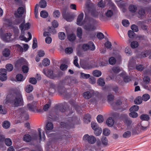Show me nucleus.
I'll list each match as a JSON object with an SVG mask.
<instances>
[{"label": "nucleus", "instance_id": "4468645a", "mask_svg": "<svg viewBox=\"0 0 151 151\" xmlns=\"http://www.w3.org/2000/svg\"><path fill=\"white\" fill-rule=\"evenodd\" d=\"M58 119V117L57 116L54 115L52 113H50L47 117V119L50 121L57 120Z\"/></svg>", "mask_w": 151, "mask_h": 151}, {"label": "nucleus", "instance_id": "a878e982", "mask_svg": "<svg viewBox=\"0 0 151 151\" xmlns=\"http://www.w3.org/2000/svg\"><path fill=\"white\" fill-rule=\"evenodd\" d=\"M50 60L47 58H44L42 61V64L45 66H47L50 64Z\"/></svg>", "mask_w": 151, "mask_h": 151}, {"label": "nucleus", "instance_id": "bb28decb", "mask_svg": "<svg viewBox=\"0 0 151 151\" xmlns=\"http://www.w3.org/2000/svg\"><path fill=\"white\" fill-rule=\"evenodd\" d=\"M68 39L70 41H73L76 39V35L73 34H69L68 36Z\"/></svg>", "mask_w": 151, "mask_h": 151}, {"label": "nucleus", "instance_id": "0eeeda50", "mask_svg": "<svg viewBox=\"0 0 151 151\" xmlns=\"http://www.w3.org/2000/svg\"><path fill=\"white\" fill-rule=\"evenodd\" d=\"M37 135L36 134H33L31 136L29 134H25L23 137V140L27 142H29L31 141L35 140L37 139Z\"/></svg>", "mask_w": 151, "mask_h": 151}, {"label": "nucleus", "instance_id": "cd10ccee", "mask_svg": "<svg viewBox=\"0 0 151 151\" xmlns=\"http://www.w3.org/2000/svg\"><path fill=\"white\" fill-rule=\"evenodd\" d=\"M89 49L91 50H94L95 49V46L92 42L89 41L88 43Z\"/></svg>", "mask_w": 151, "mask_h": 151}, {"label": "nucleus", "instance_id": "2f4dec72", "mask_svg": "<svg viewBox=\"0 0 151 151\" xmlns=\"http://www.w3.org/2000/svg\"><path fill=\"white\" fill-rule=\"evenodd\" d=\"M92 74L93 76L96 77H99L101 76L102 73L100 71L95 70L93 72Z\"/></svg>", "mask_w": 151, "mask_h": 151}, {"label": "nucleus", "instance_id": "58836bf2", "mask_svg": "<svg viewBox=\"0 0 151 151\" xmlns=\"http://www.w3.org/2000/svg\"><path fill=\"white\" fill-rule=\"evenodd\" d=\"M112 70L114 73L116 74L119 73L121 71L119 67H114L112 68Z\"/></svg>", "mask_w": 151, "mask_h": 151}, {"label": "nucleus", "instance_id": "de8ad7c7", "mask_svg": "<svg viewBox=\"0 0 151 151\" xmlns=\"http://www.w3.org/2000/svg\"><path fill=\"white\" fill-rule=\"evenodd\" d=\"M150 98V95L147 93L143 94L142 97V100L145 101H147Z\"/></svg>", "mask_w": 151, "mask_h": 151}, {"label": "nucleus", "instance_id": "5701e85b", "mask_svg": "<svg viewBox=\"0 0 151 151\" xmlns=\"http://www.w3.org/2000/svg\"><path fill=\"white\" fill-rule=\"evenodd\" d=\"M109 4L111 8V9L113 10L112 11L113 12H114V13H116L118 12V11L116 6L112 2H110V3Z\"/></svg>", "mask_w": 151, "mask_h": 151}, {"label": "nucleus", "instance_id": "b1692460", "mask_svg": "<svg viewBox=\"0 0 151 151\" xmlns=\"http://www.w3.org/2000/svg\"><path fill=\"white\" fill-rule=\"evenodd\" d=\"M83 32L81 28L78 27L77 29V36L80 39L82 38Z\"/></svg>", "mask_w": 151, "mask_h": 151}, {"label": "nucleus", "instance_id": "3c124183", "mask_svg": "<svg viewBox=\"0 0 151 151\" xmlns=\"http://www.w3.org/2000/svg\"><path fill=\"white\" fill-rule=\"evenodd\" d=\"M125 124L128 126H129L132 123V121L129 119L126 118L124 120Z\"/></svg>", "mask_w": 151, "mask_h": 151}, {"label": "nucleus", "instance_id": "2eb2a0df", "mask_svg": "<svg viewBox=\"0 0 151 151\" xmlns=\"http://www.w3.org/2000/svg\"><path fill=\"white\" fill-rule=\"evenodd\" d=\"M149 53V50H145L140 53L139 54V56L140 58H145L147 57Z\"/></svg>", "mask_w": 151, "mask_h": 151}, {"label": "nucleus", "instance_id": "7c9ffc66", "mask_svg": "<svg viewBox=\"0 0 151 151\" xmlns=\"http://www.w3.org/2000/svg\"><path fill=\"white\" fill-rule=\"evenodd\" d=\"M57 90L61 94H63L65 93V88L64 87L60 86H58L57 88Z\"/></svg>", "mask_w": 151, "mask_h": 151}, {"label": "nucleus", "instance_id": "7ed1b4c3", "mask_svg": "<svg viewBox=\"0 0 151 151\" xmlns=\"http://www.w3.org/2000/svg\"><path fill=\"white\" fill-rule=\"evenodd\" d=\"M86 7L88 12L91 14L92 16L96 18L98 17L99 13L96 11L94 4L87 3L86 4Z\"/></svg>", "mask_w": 151, "mask_h": 151}, {"label": "nucleus", "instance_id": "6e6d98bb", "mask_svg": "<svg viewBox=\"0 0 151 151\" xmlns=\"http://www.w3.org/2000/svg\"><path fill=\"white\" fill-rule=\"evenodd\" d=\"M98 122L99 123L102 122L104 121L103 117L101 115H98L96 118Z\"/></svg>", "mask_w": 151, "mask_h": 151}, {"label": "nucleus", "instance_id": "864d4df0", "mask_svg": "<svg viewBox=\"0 0 151 151\" xmlns=\"http://www.w3.org/2000/svg\"><path fill=\"white\" fill-rule=\"evenodd\" d=\"M116 62V59L114 57H111L109 59V62L111 65L114 64Z\"/></svg>", "mask_w": 151, "mask_h": 151}, {"label": "nucleus", "instance_id": "338daca9", "mask_svg": "<svg viewBox=\"0 0 151 151\" xmlns=\"http://www.w3.org/2000/svg\"><path fill=\"white\" fill-rule=\"evenodd\" d=\"M102 132V129L101 128H99L95 130L94 133L97 136L99 135Z\"/></svg>", "mask_w": 151, "mask_h": 151}, {"label": "nucleus", "instance_id": "72a5a7b5", "mask_svg": "<svg viewBox=\"0 0 151 151\" xmlns=\"http://www.w3.org/2000/svg\"><path fill=\"white\" fill-rule=\"evenodd\" d=\"M142 99L141 97H137L134 100V103L136 104H141L142 102Z\"/></svg>", "mask_w": 151, "mask_h": 151}, {"label": "nucleus", "instance_id": "5fc2aeb1", "mask_svg": "<svg viewBox=\"0 0 151 151\" xmlns=\"http://www.w3.org/2000/svg\"><path fill=\"white\" fill-rule=\"evenodd\" d=\"M23 76L21 74H17L16 76V79L18 81H21L23 80Z\"/></svg>", "mask_w": 151, "mask_h": 151}, {"label": "nucleus", "instance_id": "6ab92c4d", "mask_svg": "<svg viewBox=\"0 0 151 151\" xmlns=\"http://www.w3.org/2000/svg\"><path fill=\"white\" fill-rule=\"evenodd\" d=\"M140 119L142 121H148L150 119L149 116L147 114H143L140 116Z\"/></svg>", "mask_w": 151, "mask_h": 151}, {"label": "nucleus", "instance_id": "8fccbe9b", "mask_svg": "<svg viewBox=\"0 0 151 151\" xmlns=\"http://www.w3.org/2000/svg\"><path fill=\"white\" fill-rule=\"evenodd\" d=\"M37 47V40L35 37H34L33 40V44L32 48L34 49L36 48Z\"/></svg>", "mask_w": 151, "mask_h": 151}, {"label": "nucleus", "instance_id": "f03ea898", "mask_svg": "<svg viewBox=\"0 0 151 151\" xmlns=\"http://www.w3.org/2000/svg\"><path fill=\"white\" fill-rule=\"evenodd\" d=\"M96 23V21L93 18L86 17L84 20L83 28L87 31H93L96 28L94 24Z\"/></svg>", "mask_w": 151, "mask_h": 151}, {"label": "nucleus", "instance_id": "69168bd1", "mask_svg": "<svg viewBox=\"0 0 151 151\" xmlns=\"http://www.w3.org/2000/svg\"><path fill=\"white\" fill-rule=\"evenodd\" d=\"M17 12L19 15H22L24 12V8L22 6L19 7L17 9Z\"/></svg>", "mask_w": 151, "mask_h": 151}, {"label": "nucleus", "instance_id": "79ce46f5", "mask_svg": "<svg viewBox=\"0 0 151 151\" xmlns=\"http://www.w3.org/2000/svg\"><path fill=\"white\" fill-rule=\"evenodd\" d=\"M83 97L87 99L90 98L91 97V95L90 92L89 91H87L83 93Z\"/></svg>", "mask_w": 151, "mask_h": 151}, {"label": "nucleus", "instance_id": "49530a36", "mask_svg": "<svg viewBox=\"0 0 151 151\" xmlns=\"http://www.w3.org/2000/svg\"><path fill=\"white\" fill-rule=\"evenodd\" d=\"M136 69L139 71H142L144 69V67L141 64H138L136 65Z\"/></svg>", "mask_w": 151, "mask_h": 151}, {"label": "nucleus", "instance_id": "c03bdc74", "mask_svg": "<svg viewBox=\"0 0 151 151\" xmlns=\"http://www.w3.org/2000/svg\"><path fill=\"white\" fill-rule=\"evenodd\" d=\"M135 33L132 30H129L128 32V36L130 38H133L135 36Z\"/></svg>", "mask_w": 151, "mask_h": 151}, {"label": "nucleus", "instance_id": "412c9836", "mask_svg": "<svg viewBox=\"0 0 151 151\" xmlns=\"http://www.w3.org/2000/svg\"><path fill=\"white\" fill-rule=\"evenodd\" d=\"M10 50L8 48H5L2 51V54L5 57H9L10 54Z\"/></svg>", "mask_w": 151, "mask_h": 151}, {"label": "nucleus", "instance_id": "f8f14e48", "mask_svg": "<svg viewBox=\"0 0 151 151\" xmlns=\"http://www.w3.org/2000/svg\"><path fill=\"white\" fill-rule=\"evenodd\" d=\"M83 13H81L78 16L77 19V24L80 26H82L84 23V21H82L83 18Z\"/></svg>", "mask_w": 151, "mask_h": 151}, {"label": "nucleus", "instance_id": "423d86ee", "mask_svg": "<svg viewBox=\"0 0 151 151\" xmlns=\"http://www.w3.org/2000/svg\"><path fill=\"white\" fill-rule=\"evenodd\" d=\"M83 139L84 141L87 142L91 144H94L96 141L95 137L92 135L89 136L87 134L84 136Z\"/></svg>", "mask_w": 151, "mask_h": 151}, {"label": "nucleus", "instance_id": "1a4fd4ad", "mask_svg": "<svg viewBox=\"0 0 151 151\" xmlns=\"http://www.w3.org/2000/svg\"><path fill=\"white\" fill-rule=\"evenodd\" d=\"M42 72L45 75L51 79H54L57 77V74L54 73L53 71L51 70H48L46 72L45 70L44 69Z\"/></svg>", "mask_w": 151, "mask_h": 151}, {"label": "nucleus", "instance_id": "dca6fc26", "mask_svg": "<svg viewBox=\"0 0 151 151\" xmlns=\"http://www.w3.org/2000/svg\"><path fill=\"white\" fill-rule=\"evenodd\" d=\"M69 103L73 107H74L77 111H80V109H81V107L79 106L76 105L74 101L73 100H70L69 101Z\"/></svg>", "mask_w": 151, "mask_h": 151}, {"label": "nucleus", "instance_id": "4c0bfd02", "mask_svg": "<svg viewBox=\"0 0 151 151\" xmlns=\"http://www.w3.org/2000/svg\"><path fill=\"white\" fill-rule=\"evenodd\" d=\"M58 37L60 40H64L65 37V33L64 32H59L58 34Z\"/></svg>", "mask_w": 151, "mask_h": 151}, {"label": "nucleus", "instance_id": "09e8293b", "mask_svg": "<svg viewBox=\"0 0 151 151\" xmlns=\"http://www.w3.org/2000/svg\"><path fill=\"white\" fill-rule=\"evenodd\" d=\"M131 132L130 131H127L123 133L122 136L124 138H127L131 136Z\"/></svg>", "mask_w": 151, "mask_h": 151}, {"label": "nucleus", "instance_id": "473e14b6", "mask_svg": "<svg viewBox=\"0 0 151 151\" xmlns=\"http://www.w3.org/2000/svg\"><path fill=\"white\" fill-rule=\"evenodd\" d=\"M33 86L31 85H29L26 86L25 91L29 93L33 91Z\"/></svg>", "mask_w": 151, "mask_h": 151}, {"label": "nucleus", "instance_id": "393cba45", "mask_svg": "<svg viewBox=\"0 0 151 151\" xmlns=\"http://www.w3.org/2000/svg\"><path fill=\"white\" fill-rule=\"evenodd\" d=\"M40 7L42 8H45L47 5L46 1L45 0H41L39 3Z\"/></svg>", "mask_w": 151, "mask_h": 151}, {"label": "nucleus", "instance_id": "a19ab883", "mask_svg": "<svg viewBox=\"0 0 151 151\" xmlns=\"http://www.w3.org/2000/svg\"><path fill=\"white\" fill-rule=\"evenodd\" d=\"M139 46V44L137 42L134 41L131 43V46L132 48L134 49L137 47Z\"/></svg>", "mask_w": 151, "mask_h": 151}, {"label": "nucleus", "instance_id": "ea45409f", "mask_svg": "<svg viewBox=\"0 0 151 151\" xmlns=\"http://www.w3.org/2000/svg\"><path fill=\"white\" fill-rule=\"evenodd\" d=\"M101 141L103 145L105 146L107 145L108 140L106 137H102L101 139Z\"/></svg>", "mask_w": 151, "mask_h": 151}, {"label": "nucleus", "instance_id": "9b49d317", "mask_svg": "<svg viewBox=\"0 0 151 151\" xmlns=\"http://www.w3.org/2000/svg\"><path fill=\"white\" fill-rule=\"evenodd\" d=\"M53 128V125L52 123L48 122L47 123L45 127V131L46 133L48 135L49 132L52 130Z\"/></svg>", "mask_w": 151, "mask_h": 151}, {"label": "nucleus", "instance_id": "e2e57ef3", "mask_svg": "<svg viewBox=\"0 0 151 151\" xmlns=\"http://www.w3.org/2000/svg\"><path fill=\"white\" fill-rule=\"evenodd\" d=\"M22 70L23 73H26L28 71L29 68L27 66L24 65L22 67Z\"/></svg>", "mask_w": 151, "mask_h": 151}, {"label": "nucleus", "instance_id": "0e129e2a", "mask_svg": "<svg viewBox=\"0 0 151 151\" xmlns=\"http://www.w3.org/2000/svg\"><path fill=\"white\" fill-rule=\"evenodd\" d=\"M129 116L133 118H135L138 116V115L137 112L134 111L131 112L129 114Z\"/></svg>", "mask_w": 151, "mask_h": 151}, {"label": "nucleus", "instance_id": "9d476101", "mask_svg": "<svg viewBox=\"0 0 151 151\" xmlns=\"http://www.w3.org/2000/svg\"><path fill=\"white\" fill-rule=\"evenodd\" d=\"M102 145L101 141L99 140H96V143L93 147L92 150L94 149L96 151H103V149H102Z\"/></svg>", "mask_w": 151, "mask_h": 151}, {"label": "nucleus", "instance_id": "c9c22d12", "mask_svg": "<svg viewBox=\"0 0 151 151\" xmlns=\"http://www.w3.org/2000/svg\"><path fill=\"white\" fill-rule=\"evenodd\" d=\"M40 15L42 17L46 18L48 16V13L45 11H42L40 13Z\"/></svg>", "mask_w": 151, "mask_h": 151}, {"label": "nucleus", "instance_id": "6e6552de", "mask_svg": "<svg viewBox=\"0 0 151 151\" xmlns=\"http://www.w3.org/2000/svg\"><path fill=\"white\" fill-rule=\"evenodd\" d=\"M70 135H68V132L65 133H62L59 134L57 137V139L58 141L64 142L66 141L68 138H69Z\"/></svg>", "mask_w": 151, "mask_h": 151}, {"label": "nucleus", "instance_id": "603ef678", "mask_svg": "<svg viewBox=\"0 0 151 151\" xmlns=\"http://www.w3.org/2000/svg\"><path fill=\"white\" fill-rule=\"evenodd\" d=\"M5 144L8 146H10L12 145L11 140L9 138H6L5 140Z\"/></svg>", "mask_w": 151, "mask_h": 151}, {"label": "nucleus", "instance_id": "c756f323", "mask_svg": "<svg viewBox=\"0 0 151 151\" xmlns=\"http://www.w3.org/2000/svg\"><path fill=\"white\" fill-rule=\"evenodd\" d=\"M10 126V124L9 121H5L2 124V126L4 128L6 129L9 128Z\"/></svg>", "mask_w": 151, "mask_h": 151}, {"label": "nucleus", "instance_id": "13d9d810", "mask_svg": "<svg viewBox=\"0 0 151 151\" xmlns=\"http://www.w3.org/2000/svg\"><path fill=\"white\" fill-rule=\"evenodd\" d=\"M6 68L9 71H12L13 69V67L11 64H8L6 66Z\"/></svg>", "mask_w": 151, "mask_h": 151}, {"label": "nucleus", "instance_id": "f704fd0d", "mask_svg": "<svg viewBox=\"0 0 151 151\" xmlns=\"http://www.w3.org/2000/svg\"><path fill=\"white\" fill-rule=\"evenodd\" d=\"M60 12L58 10H55L53 12V16L55 18H58L60 17Z\"/></svg>", "mask_w": 151, "mask_h": 151}, {"label": "nucleus", "instance_id": "f3484780", "mask_svg": "<svg viewBox=\"0 0 151 151\" xmlns=\"http://www.w3.org/2000/svg\"><path fill=\"white\" fill-rule=\"evenodd\" d=\"M107 125L109 127L112 126L114 124V121L113 118L111 117L109 118L106 122Z\"/></svg>", "mask_w": 151, "mask_h": 151}, {"label": "nucleus", "instance_id": "aec40b11", "mask_svg": "<svg viewBox=\"0 0 151 151\" xmlns=\"http://www.w3.org/2000/svg\"><path fill=\"white\" fill-rule=\"evenodd\" d=\"M129 9L130 12L134 13L136 12L137 10V7L135 5L131 4L129 6Z\"/></svg>", "mask_w": 151, "mask_h": 151}, {"label": "nucleus", "instance_id": "4be33fe9", "mask_svg": "<svg viewBox=\"0 0 151 151\" xmlns=\"http://www.w3.org/2000/svg\"><path fill=\"white\" fill-rule=\"evenodd\" d=\"M36 103V102L33 101L31 104H28L27 106L29 110L31 111H33L34 108L36 107L35 105Z\"/></svg>", "mask_w": 151, "mask_h": 151}, {"label": "nucleus", "instance_id": "f257e3e1", "mask_svg": "<svg viewBox=\"0 0 151 151\" xmlns=\"http://www.w3.org/2000/svg\"><path fill=\"white\" fill-rule=\"evenodd\" d=\"M9 102L14 107L23 106L24 101L21 93L19 91L14 92L12 98L10 100Z\"/></svg>", "mask_w": 151, "mask_h": 151}, {"label": "nucleus", "instance_id": "c85d7f7f", "mask_svg": "<svg viewBox=\"0 0 151 151\" xmlns=\"http://www.w3.org/2000/svg\"><path fill=\"white\" fill-rule=\"evenodd\" d=\"M98 84L101 86H103L105 84V82L104 79L102 78H100L97 81Z\"/></svg>", "mask_w": 151, "mask_h": 151}, {"label": "nucleus", "instance_id": "e433bc0d", "mask_svg": "<svg viewBox=\"0 0 151 151\" xmlns=\"http://www.w3.org/2000/svg\"><path fill=\"white\" fill-rule=\"evenodd\" d=\"M139 109V106H138L135 105L132 106L129 109L130 112L137 111Z\"/></svg>", "mask_w": 151, "mask_h": 151}, {"label": "nucleus", "instance_id": "39448f33", "mask_svg": "<svg viewBox=\"0 0 151 151\" xmlns=\"http://www.w3.org/2000/svg\"><path fill=\"white\" fill-rule=\"evenodd\" d=\"M75 122L73 118H69L66 120V122H61V125L62 127L69 129L74 127Z\"/></svg>", "mask_w": 151, "mask_h": 151}, {"label": "nucleus", "instance_id": "a18cd8bd", "mask_svg": "<svg viewBox=\"0 0 151 151\" xmlns=\"http://www.w3.org/2000/svg\"><path fill=\"white\" fill-rule=\"evenodd\" d=\"M113 14V12L111 10H108L105 13L106 16L108 17H111Z\"/></svg>", "mask_w": 151, "mask_h": 151}, {"label": "nucleus", "instance_id": "37998d69", "mask_svg": "<svg viewBox=\"0 0 151 151\" xmlns=\"http://www.w3.org/2000/svg\"><path fill=\"white\" fill-rule=\"evenodd\" d=\"M80 74L81 78H82L83 79H88L90 77V74H85L82 72L80 73Z\"/></svg>", "mask_w": 151, "mask_h": 151}, {"label": "nucleus", "instance_id": "a211bd4d", "mask_svg": "<svg viewBox=\"0 0 151 151\" xmlns=\"http://www.w3.org/2000/svg\"><path fill=\"white\" fill-rule=\"evenodd\" d=\"M138 14L139 18L143 17L145 14V10L143 8H140L138 11Z\"/></svg>", "mask_w": 151, "mask_h": 151}, {"label": "nucleus", "instance_id": "052dcab7", "mask_svg": "<svg viewBox=\"0 0 151 151\" xmlns=\"http://www.w3.org/2000/svg\"><path fill=\"white\" fill-rule=\"evenodd\" d=\"M91 125L92 128L94 130L99 128L96 123L92 122L91 123Z\"/></svg>", "mask_w": 151, "mask_h": 151}, {"label": "nucleus", "instance_id": "ddd939ff", "mask_svg": "<svg viewBox=\"0 0 151 151\" xmlns=\"http://www.w3.org/2000/svg\"><path fill=\"white\" fill-rule=\"evenodd\" d=\"M120 75V76L123 78L124 81L126 83H128L131 81L130 77L126 75L125 72H122Z\"/></svg>", "mask_w": 151, "mask_h": 151}, {"label": "nucleus", "instance_id": "bf43d9fd", "mask_svg": "<svg viewBox=\"0 0 151 151\" xmlns=\"http://www.w3.org/2000/svg\"><path fill=\"white\" fill-rule=\"evenodd\" d=\"M122 23L123 26L125 27H127L129 25V23L128 20L124 19L122 21Z\"/></svg>", "mask_w": 151, "mask_h": 151}, {"label": "nucleus", "instance_id": "774afa93", "mask_svg": "<svg viewBox=\"0 0 151 151\" xmlns=\"http://www.w3.org/2000/svg\"><path fill=\"white\" fill-rule=\"evenodd\" d=\"M110 131L108 129H105L103 130V134L106 136H108L110 134Z\"/></svg>", "mask_w": 151, "mask_h": 151}, {"label": "nucleus", "instance_id": "20e7f679", "mask_svg": "<svg viewBox=\"0 0 151 151\" xmlns=\"http://www.w3.org/2000/svg\"><path fill=\"white\" fill-rule=\"evenodd\" d=\"M63 17L67 22H70L74 19L73 15L68 10L67 8H63L61 10Z\"/></svg>", "mask_w": 151, "mask_h": 151}, {"label": "nucleus", "instance_id": "680f3d73", "mask_svg": "<svg viewBox=\"0 0 151 151\" xmlns=\"http://www.w3.org/2000/svg\"><path fill=\"white\" fill-rule=\"evenodd\" d=\"M54 28L53 27H48L47 28L48 31L51 33H52L54 34L56 33V31Z\"/></svg>", "mask_w": 151, "mask_h": 151}, {"label": "nucleus", "instance_id": "4d7b16f0", "mask_svg": "<svg viewBox=\"0 0 151 151\" xmlns=\"http://www.w3.org/2000/svg\"><path fill=\"white\" fill-rule=\"evenodd\" d=\"M84 119H86L87 123L91 122V116L90 114H86L84 117Z\"/></svg>", "mask_w": 151, "mask_h": 151}]
</instances>
